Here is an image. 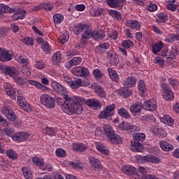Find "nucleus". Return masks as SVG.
<instances>
[{
	"mask_svg": "<svg viewBox=\"0 0 179 179\" xmlns=\"http://www.w3.org/2000/svg\"><path fill=\"white\" fill-rule=\"evenodd\" d=\"M85 27H86V26L83 24H77L73 28V31L74 34H80V33L85 30Z\"/></svg>",
	"mask_w": 179,
	"mask_h": 179,
	"instance_id": "ea45409f",
	"label": "nucleus"
},
{
	"mask_svg": "<svg viewBox=\"0 0 179 179\" xmlns=\"http://www.w3.org/2000/svg\"><path fill=\"white\" fill-rule=\"evenodd\" d=\"M103 131L108 142L113 143V145H119L122 143L121 137H120L118 134L114 133V129L110 124H104Z\"/></svg>",
	"mask_w": 179,
	"mask_h": 179,
	"instance_id": "f03ea898",
	"label": "nucleus"
},
{
	"mask_svg": "<svg viewBox=\"0 0 179 179\" xmlns=\"http://www.w3.org/2000/svg\"><path fill=\"white\" fill-rule=\"evenodd\" d=\"M157 17L156 20L158 23H164L169 20V17L165 13H159L157 14Z\"/></svg>",
	"mask_w": 179,
	"mask_h": 179,
	"instance_id": "c9c22d12",
	"label": "nucleus"
},
{
	"mask_svg": "<svg viewBox=\"0 0 179 179\" xmlns=\"http://www.w3.org/2000/svg\"><path fill=\"white\" fill-rule=\"evenodd\" d=\"M93 75L96 80H100V79L103 78V73H101V71L99 69L93 70Z\"/></svg>",
	"mask_w": 179,
	"mask_h": 179,
	"instance_id": "13d9d810",
	"label": "nucleus"
},
{
	"mask_svg": "<svg viewBox=\"0 0 179 179\" xmlns=\"http://www.w3.org/2000/svg\"><path fill=\"white\" fill-rule=\"evenodd\" d=\"M81 63L82 58L79 57H76L70 61V66H75V65H80Z\"/></svg>",
	"mask_w": 179,
	"mask_h": 179,
	"instance_id": "864d4df0",
	"label": "nucleus"
},
{
	"mask_svg": "<svg viewBox=\"0 0 179 179\" xmlns=\"http://www.w3.org/2000/svg\"><path fill=\"white\" fill-rule=\"evenodd\" d=\"M138 173L142 175L143 179H159L156 176H153L152 175H146L148 173V171L143 166H140L138 169Z\"/></svg>",
	"mask_w": 179,
	"mask_h": 179,
	"instance_id": "bb28decb",
	"label": "nucleus"
},
{
	"mask_svg": "<svg viewBox=\"0 0 179 179\" xmlns=\"http://www.w3.org/2000/svg\"><path fill=\"white\" fill-rule=\"evenodd\" d=\"M119 128H120V129L122 131H130V132H139V131H141V127L134 126L125 122H122L121 124H120Z\"/></svg>",
	"mask_w": 179,
	"mask_h": 179,
	"instance_id": "9b49d317",
	"label": "nucleus"
},
{
	"mask_svg": "<svg viewBox=\"0 0 179 179\" xmlns=\"http://www.w3.org/2000/svg\"><path fill=\"white\" fill-rule=\"evenodd\" d=\"M138 92L141 94V97L145 96L146 93V85L145 84V81L141 80L138 85Z\"/></svg>",
	"mask_w": 179,
	"mask_h": 179,
	"instance_id": "7c9ffc66",
	"label": "nucleus"
},
{
	"mask_svg": "<svg viewBox=\"0 0 179 179\" xmlns=\"http://www.w3.org/2000/svg\"><path fill=\"white\" fill-rule=\"evenodd\" d=\"M0 69L3 73L8 75L10 78H13V79L16 75H19V71L13 66H2L0 67Z\"/></svg>",
	"mask_w": 179,
	"mask_h": 179,
	"instance_id": "6e6552de",
	"label": "nucleus"
},
{
	"mask_svg": "<svg viewBox=\"0 0 179 179\" xmlns=\"http://www.w3.org/2000/svg\"><path fill=\"white\" fill-rule=\"evenodd\" d=\"M34 66L37 69H44V68H45V63H44L42 60H40L36 62Z\"/></svg>",
	"mask_w": 179,
	"mask_h": 179,
	"instance_id": "774afa93",
	"label": "nucleus"
},
{
	"mask_svg": "<svg viewBox=\"0 0 179 179\" xmlns=\"http://www.w3.org/2000/svg\"><path fill=\"white\" fill-rule=\"evenodd\" d=\"M70 166L71 167H73L74 169H77V170H80L82 167H83V164L79 162H71L69 163Z\"/></svg>",
	"mask_w": 179,
	"mask_h": 179,
	"instance_id": "69168bd1",
	"label": "nucleus"
},
{
	"mask_svg": "<svg viewBox=\"0 0 179 179\" xmlns=\"http://www.w3.org/2000/svg\"><path fill=\"white\" fill-rule=\"evenodd\" d=\"M44 134L49 136H54L55 135V130L51 127H46L43 129Z\"/></svg>",
	"mask_w": 179,
	"mask_h": 179,
	"instance_id": "0e129e2a",
	"label": "nucleus"
},
{
	"mask_svg": "<svg viewBox=\"0 0 179 179\" xmlns=\"http://www.w3.org/2000/svg\"><path fill=\"white\" fill-rule=\"evenodd\" d=\"M159 146L164 152H170L174 150V146L166 141H159Z\"/></svg>",
	"mask_w": 179,
	"mask_h": 179,
	"instance_id": "a878e982",
	"label": "nucleus"
},
{
	"mask_svg": "<svg viewBox=\"0 0 179 179\" xmlns=\"http://www.w3.org/2000/svg\"><path fill=\"white\" fill-rule=\"evenodd\" d=\"M133 138L138 142H143V140L146 138V135L145 134H134Z\"/></svg>",
	"mask_w": 179,
	"mask_h": 179,
	"instance_id": "6e6d98bb",
	"label": "nucleus"
},
{
	"mask_svg": "<svg viewBox=\"0 0 179 179\" xmlns=\"http://www.w3.org/2000/svg\"><path fill=\"white\" fill-rule=\"evenodd\" d=\"M166 52H168L169 58H174V57H176V54H178L176 46L172 47L171 49H169Z\"/></svg>",
	"mask_w": 179,
	"mask_h": 179,
	"instance_id": "4d7b16f0",
	"label": "nucleus"
},
{
	"mask_svg": "<svg viewBox=\"0 0 179 179\" xmlns=\"http://www.w3.org/2000/svg\"><path fill=\"white\" fill-rule=\"evenodd\" d=\"M15 8H10L8 5L0 3V13H13Z\"/></svg>",
	"mask_w": 179,
	"mask_h": 179,
	"instance_id": "473e14b6",
	"label": "nucleus"
},
{
	"mask_svg": "<svg viewBox=\"0 0 179 179\" xmlns=\"http://www.w3.org/2000/svg\"><path fill=\"white\" fill-rule=\"evenodd\" d=\"M141 121H143V122H156V118L152 114L144 115L141 117Z\"/></svg>",
	"mask_w": 179,
	"mask_h": 179,
	"instance_id": "a19ab883",
	"label": "nucleus"
},
{
	"mask_svg": "<svg viewBox=\"0 0 179 179\" xmlns=\"http://www.w3.org/2000/svg\"><path fill=\"white\" fill-rule=\"evenodd\" d=\"M131 148L134 150V152H139L138 148H141V143L138 141H132L131 142Z\"/></svg>",
	"mask_w": 179,
	"mask_h": 179,
	"instance_id": "bf43d9fd",
	"label": "nucleus"
},
{
	"mask_svg": "<svg viewBox=\"0 0 179 179\" xmlns=\"http://www.w3.org/2000/svg\"><path fill=\"white\" fill-rule=\"evenodd\" d=\"M90 164L91 166V169L94 171H100L101 169H103V165H101V162L94 157H91L89 158Z\"/></svg>",
	"mask_w": 179,
	"mask_h": 179,
	"instance_id": "2eb2a0df",
	"label": "nucleus"
},
{
	"mask_svg": "<svg viewBox=\"0 0 179 179\" xmlns=\"http://www.w3.org/2000/svg\"><path fill=\"white\" fill-rule=\"evenodd\" d=\"M108 72L110 78L113 82H120V76H118V73H117V71L114 70L112 68L108 69Z\"/></svg>",
	"mask_w": 179,
	"mask_h": 179,
	"instance_id": "cd10ccee",
	"label": "nucleus"
},
{
	"mask_svg": "<svg viewBox=\"0 0 179 179\" xmlns=\"http://www.w3.org/2000/svg\"><path fill=\"white\" fill-rule=\"evenodd\" d=\"M52 87L55 91L63 96L64 103L62 106V110L68 115H73V114H82L83 113V106L82 104L85 103V99L80 96H69L68 91L59 83L52 81Z\"/></svg>",
	"mask_w": 179,
	"mask_h": 179,
	"instance_id": "f257e3e1",
	"label": "nucleus"
},
{
	"mask_svg": "<svg viewBox=\"0 0 179 179\" xmlns=\"http://www.w3.org/2000/svg\"><path fill=\"white\" fill-rule=\"evenodd\" d=\"M15 53L12 50H8L3 48H0V61L1 62H8L13 59Z\"/></svg>",
	"mask_w": 179,
	"mask_h": 179,
	"instance_id": "39448f33",
	"label": "nucleus"
},
{
	"mask_svg": "<svg viewBox=\"0 0 179 179\" xmlns=\"http://www.w3.org/2000/svg\"><path fill=\"white\" fill-rule=\"evenodd\" d=\"M107 54L109 59V64H110V65H117L119 62L118 55H117V53L113 50H109Z\"/></svg>",
	"mask_w": 179,
	"mask_h": 179,
	"instance_id": "4be33fe9",
	"label": "nucleus"
},
{
	"mask_svg": "<svg viewBox=\"0 0 179 179\" xmlns=\"http://www.w3.org/2000/svg\"><path fill=\"white\" fill-rule=\"evenodd\" d=\"M115 104L113 103L110 105H108L106 108L100 113L99 117L100 118H108L109 117H112L114 115L115 110Z\"/></svg>",
	"mask_w": 179,
	"mask_h": 179,
	"instance_id": "423d86ee",
	"label": "nucleus"
},
{
	"mask_svg": "<svg viewBox=\"0 0 179 179\" xmlns=\"http://www.w3.org/2000/svg\"><path fill=\"white\" fill-rule=\"evenodd\" d=\"M29 136L30 134L27 132H18L13 135L12 139L16 142H24L29 139Z\"/></svg>",
	"mask_w": 179,
	"mask_h": 179,
	"instance_id": "4468645a",
	"label": "nucleus"
},
{
	"mask_svg": "<svg viewBox=\"0 0 179 179\" xmlns=\"http://www.w3.org/2000/svg\"><path fill=\"white\" fill-rule=\"evenodd\" d=\"M62 59L61 53L59 52H57L53 54L52 57V62L53 64H57V62H60Z\"/></svg>",
	"mask_w": 179,
	"mask_h": 179,
	"instance_id": "5fc2aeb1",
	"label": "nucleus"
},
{
	"mask_svg": "<svg viewBox=\"0 0 179 179\" xmlns=\"http://www.w3.org/2000/svg\"><path fill=\"white\" fill-rule=\"evenodd\" d=\"M146 9L148 12H156V10H157V5L154 3H150Z\"/></svg>",
	"mask_w": 179,
	"mask_h": 179,
	"instance_id": "338daca9",
	"label": "nucleus"
},
{
	"mask_svg": "<svg viewBox=\"0 0 179 179\" xmlns=\"http://www.w3.org/2000/svg\"><path fill=\"white\" fill-rule=\"evenodd\" d=\"M1 113L9 120V121H12L13 122L16 120V114L11 109L8 108L4 107L1 109Z\"/></svg>",
	"mask_w": 179,
	"mask_h": 179,
	"instance_id": "a211bd4d",
	"label": "nucleus"
},
{
	"mask_svg": "<svg viewBox=\"0 0 179 179\" xmlns=\"http://www.w3.org/2000/svg\"><path fill=\"white\" fill-rule=\"evenodd\" d=\"M143 107L147 111H155L157 108V102L155 99H150L144 103Z\"/></svg>",
	"mask_w": 179,
	"mask_h": 179,
	"instance_id": "412c9836",
	"label": "nucleus"
},
{
	"mask_svg": "<svg viewBox=\"0 0 179 179\" xmlns=\"http://www.w3.org/2000/svg\"><path fill=\"white\" fill-rule=\"evenodd\" d=\"M1 113L9 120V121H12L13 122L16 120V114L11 109L8 108L4 107L1 109Z\"/></svg>",
	"mask_w": 179,
	"mask_h": 179,
	"instance_id": "6ab92c4d",
	"label": "nucleus"
},
{
	"mask_svg": "<svg viewBox=\"0 0 179 179\" xmlns=\"http://www.w3.org/2000/svg\"><path fill=\"white\" fill-rule=\"evenodd\" d=\"M122 46L123 48H119L120 51H121V52L124 55L127 56L128 54V52L127 51V50H129V48L134 47V42L132 41L128 40V39L122 41Z\"/></svg>",
	"mask_w": 179,
	"mask_h": 179,
	"instance_id": "f3484780",
	"label": "nucleus"
},
{
	"mask_svg": "<svg viewBox=\"0 0 179 179\" xmlns=\"http://www.w3.org/2000/svg\"><path fill=\"white\" fill-rule=\"evenodd\" d=\"M106 2L110 8H119V9H121L124 6L122 0H107Z\"/></svg>",
	"mask_w": 179,
	"mask_h": 179,
	"instance_id": "393cba45",
	"label": "nucleus"
},
{
	"mask_svg": "<svg viewBox=\"0 0 179 179\" xmlns=\"http://www.w3.org/2000/svg\"><path fill=\"white\" fill-rule=\"evenodd\" d=\"M141 110H142V103L141 102L134 103L130 108L131 113L135 114L141 113Z\"/></svg>",
	"mask_w": 179,
	"mask_h": 179,
	"instance_id": "e433bc0d",
	"label": "nucleus"
},
{
	"mask_svg": "<svg viewBox=\"0 0 179 179\" xmlns=\"http://www.w3.org/2000/svg\"><path fill=\"white\" fill-rule=\"evenodd\" d=\"M68 40H69V34L68 32H65L59 37V43H60V44H65Z\"/></svg>",
	"mask_w": 179,
	"mask_h": 179,
	"instance_id": "603ef678",
	"label": "nucleus"
},
{
	"mask_svg": "<svg viewBox=\"0 0 179 179\" xmlns=\"http://www.w3.org/2000/svg\"><path fill=\"white\" fill-rule=\"evenodd\" d=\"M108 15L112 16L114 19H117V20H121V19H122L121 13L117 10H110L108 11Z\"/></svg>",
	"mask_w": 179,
	"mask_h": 179,
	"instance_id": "c03bdc74",
	"label": "nucleus"
},
{
	"mask_svg": "<svg viewBox=\"0 0 179 179\" xmlns=\"http://www.w3.org/2000/svg\"><path fill=\"white\" fill-rule=\"evenodd\" d=\"M104 9L103 8H97L96 10H92L90 11L91 16H101L104 13Z\"/></svg>",
	"mask_w": 179,
	"mask_h": 179,
	"instance_id": "3c124183",
	"label": "nucleus"
},
{
	"mask_svg": "<svg viewBox=\"0 0 179 179\" xmlns=\"http://www.w3.org/2000/svg\"><path fill=\"white\" fill-rule=\"evenodd\" d=\"M32 163H34L35 166H38V167H41V168H42L43 166H44V160L37 157H34L32 158Z\"/></svg>",
	"mask_w": 179,
	"mask_h": 179,
	"instance_id": "de8ad7c7",
	"label": "nucleus"
},
{
	"mask_svg": "<svg viewBox=\"0 0 179 179\" xmlns=\"http://www.w3.org/2000/svg\"><path fill=\"white\" fill-rule=\"evenodd\" d=\"M53 20L55 24H59L64 21V15L62 14H55L53 15Z\"/></svg>",
	"mask_w": 179,
	"mask_h": 179,
	"instance_id": "09e8293b",
	"label": "nucleus"
},
{
	"mask_svg": "<svg viewBox=\"0 0 179 179\" xmlns=\"http://www.w3.org/2000/svg\"><path fill=\"white\" fill-rule=\"evenodd\" d=\"M13 80L17 85H20V86H23L26 83L25 80L23 78V77L16 75L13 78Z\"/></svg>",
	"mask_w": 179,
	"mask_h": 179,
	"instance_id": "49530a36",
	"label": "nucleus"
},
{
	"mask_svg": "<svg viewBox=\"0 0 179 179\" xmlns=\"http://www.w3.org/2000/svg\"><path fill=\"white\" fill-rule=\"evenodd\" d=\"M179 40V34H169L166 38L165 41L166 43H174V41H177Z\"/></svg>",
	"mask_w": 179,
	"mask_h": 179,
	"instance_id": "72a5a7b5",
	"label": "nucleus"
},
{
	"mask_svg": "<svg viewBox=\"0 0 179 179\" xmlns=\"http://www.w3.org/2000/svg\"><path fill=\"white\" fill-rule=\"evenodd\" d=\"M177 5L178 4L176 3V0L169 1H168L166 8L169 9V10L176 12V10H177Z\"/></svg>",
	"mask_w": 179,
	"mask_h": 179,
	"instance_id": "37998d69",
	"label": "nucleus"
},
{
	"mask_svg": "<svg viewBox=\"0 0 179 179\" xmlns=\"http://www.w3.org/2000/svg\"><path fill=\"white\" fill-rule=\"evenodd\" d=\"M136 85V78L134 76L128 77L124 81V86L126 87H134Z\"/></svg>",
	"mask_w": 179,
	"mask_h": 179,
	"instance_id": "c756f323",
	"label": "nucleus"
},
{
	"mask_svg": "<svg viewBox=\"0 0 179 179\" xmlns=\"http://www.w3.org/2000/svg\"><path fill=\"white\" fill-rule=\"evenodd\" d=\"M6 155L9 159H13V160H16L17 159V154L13 150H8L6 151Z\"/></svg>",
	"mask_w": 179,
	"mask_h": 179,
	"instance_id": "052dcab7",
	"label": "nucleus"
},
{
	"mask_svg": "<svg viewBox=\"0 0 179 179\" xmlns=\"http://www.w3.org/2000/svg\"><path fill=\"white\" fill-rule=\"evenodd\" d=\"M164 46V43L162 41H159L156 43H154L152 46V52L154 54H157V52H160L163 47Z\"/></svg>",
	"mask_w": 179,
	"mask_h": 179,
	"instance_id": "f704fd0d",
	"label": "nucleus"
},
{
	"mask_svg": "<svg viewBox=\"0 0 179 179\" xmlns=\"http://www.w3.org/2000/svg\"><path fill=\"white\" fill-rule=\"evenodd\" d=\"M125 26L130 27L133 30H141V23L137 20H129L126 21Z\"/></svg>",
	"mask_w": 179,
	"mask_h": 179,
	"instance_id": "5701e85b",
	"label": "nucleus"
},
{
	"mask_svg": "<svg viewBox=\"0 0 179 179\" xmlns=\"http://www.w3.org/2000/svg\"><path fill=\"white\" fill-rule=\"evenodd\" d=\"M22 43L26 45H34V40L31 37H25L22 39Z\"/></svg>",
	"mask_w": 179,
	"mask_h": 179,
	"instance_id": "680f3d73",
	"label": "nucleus"
},
{
	"mask_svg": "<svg viewBox=\"0 0 179 179\" xmlns=\"http://www.w3.org/2000/svg\"><path fill=\"white\" fill-rule=\"evenodd\" d=\"M22 175L26 179H33V172L29 166H23L22 169Z\"/></svg>",
	"mask_w": 179,
	"mask_h": 179,
	"instance_id": "c85d7f7f",
	"label": "nucleus"
},
{
	"mask_svg": "<svg viewBox=\"0 0 179 179\" xmlns=\"http://www.w3.org/2000/svg\"><path fill=\"white\" fill-rule=\"evenodd\" d=\"M92 37L95 38V40H99L104 38L106 35L99 32H92V29H86L81 34V44H83V45L87 44V40H89V38H92Z\"/></svg>",
	"mask_w": 179,
	"mask_h": 179,
	"instance_id": "7ed1b4c3",
	"label": "nucleus"
},
{
	"mask_svg": "<svg viewBox=\"0 0 179 179\" xmlns=\"http://www.w3.org/2000/svg\"><path fill=\"white\" fill-rule=\"evenodd\" d=\"M16 96H17V103L20 107H21V106H23L24 103H26V101H24V98H23V94H22L21 91H17L16 93Z\"/></svg>",
	"mask_w": 179,
	"mask_h": 179,
	"instance_id": "a18cd8bd",
	"label": "nucleus"
},
{
	"mask_svg": "<svg viewBox=\"0 0 179 179\" xmlns=\"http://www.w3.org/2000/svg\"><path fill=\"white\" fill-rule=\"evenodd\" d=\"M72 73L76 76H83V78H87L90 75L89 69L85 66H77L74 68Z\"/></svg>",
	"mask_w": 179,
	"mask_h": 179,
	"instance_id": "0eeeda50",
	"label": "nucleus"
},
{
	"mask_svg": "<svg viewBox=\"0 0 179 179\" xmlns=\"http://www.w3.org/2000/svg\"><path fill=\"white\" fill-rule=\"evenodd\" d=\"M162 122L164 124H166V125H169V127H173L174 124V120L171 118V117L165 115L164 117L161 119Z\"/></svg>",
	"mask_w": 179,
	"mask_h": 179,
	"instance_id": "58836bf2",
	"label": "nucleus"
},
{
	"mask_svg": "<svg viewBox=\"0 0 179 179\" xmlns=\"http://www.w3.org/2000/svg\"><path fill=\"white\" fill-rule=\"evenodd\" d=\"M55 153L57 157H65L66 156V151L62 148H57Z\"/></svg>",
	"mask_w": 179,
	"mask_h": 179,
	"instance_id": "e2e57ef3",
	"label": "nucleus"
},
{
	"mask_svg": "<svg viewBox=\"0 0 179 179\" xmlns=\"http://www.w3.org/2000/svg\"><path fill=\"white\" fill-rule=\"evenodd\" d=\"M40 101L43 106L48 108H54L55 107V100L50 94H43L41 95Z\"/></svg>",
	"mask_w": 179,
	"mask_h": 179,
	"instance_id": "20e7f679",
	"label": "nucleus"
},
{
	"mask_svg": "<svg viewBox=\"0 0 179 179\" xmlns=\"http://www.w3.org/2000/svg\"><path fill=\"white\" fill-rule=\"evenodd\" d=\"M25 15H26L25 10H18L13 15L12 19H13V20H19L24 19Z\"/></svg>",
	"mask_w": 179,
	"mask_h": 179,
	"instance_id": "4c0bfd02",
	"label": "nucleus"
},
{
	"mask_svg": "<svg viewBox=\"0 0 179 179\" xmlns=\"http://www.w3.org/2000/svg\"><path fill=\"white\" fill-rule=\"evenodd\" d=\"M1 113L9 120V121H12L13 122L16 120V114L11 109L8 108L4 107L1 109Z\"/></svg>",
	"mask_w": 179,
	"mask_h": 179,
	"instance_id": "aec40b11",
	"label": "nucleus"
},
{
	"mask_svg": "<svg viewBox=\"0 0 179 179\" xmlns=\"http://www.w3.org/2000/svg\"><path fill=\"white\" fill-rule=\"evenodd\" d=\"M3 87L8 96H9L10 99H13V100H16V93L17 92H19V90L14 89L12 85L9 83H5Z\"/></svg>",
	"mask_w": 179,
	"mask_h": 179,
	"instance_id": "1a4fd4ad",
	"label": "nucleus"
},
{
	"mask_svg": "<svg viewBox=\"0 0 179 179\" xmlns=\"http://www.w3.org/2000/svg\"><path fill=\"white\" fill-rule=\"evenodd\" d=\"M117 113L123 118H131V114L125 108H121L117 110Z\"/></svg>",
	"mask_w": 179,
	"mask_h": 179,
	"instance_id": "79ce46f5",
	"label": "nucleus"
},
{
	"mask_svg": "<svg viewBox=\"0 0 179 179\" xmlns=\"http://www.w3.org/2000/svg\"><path fill=\"white\" fill-rule=\"evenodd\" d=\"M122 171L124 174H127V176H137L138 171H136V168L131 165H124L122 166Z\"/></svg>",
	"mask_w": 179,
	"mask_h": 179,
	"instance_id": "dca6fc26",
	"label": "nucleus"
},
{
	"mask_svg": "<svg viewBox=\"0 0 179 179\" xmlns=\"http://www.w3.org/2000/svg\"><path fill=\"white\" fill-rule=\"evenodd\" d=\"M143 162H148V163H159L160 159L153 155H147L142 157Z\"/></svg>",
	"mask_w": 179,
	"mask_h": 179,
	"instance_id": "2f4dec72",
	"label": "nucleus"
},
{
	"mask_svg": "<svg viewBox=\"0 0 179 179\" xmlns=\"http://www.w3.org/2000/svg\"><path fill=\"white\" fill-rule=\"evenodd\" d=\"M162 96L164 100L166 101H170L171 100H174V93L171 91V90L167 87L166 84L162 85Z\"/></svg>",
	"mask_w": 179,
	"mask_h": 179,
	"instance_id": "9d476101",
	"label": "nucleus"
},
{
	"mask_svg": "<svg viewBox=\"0 0 179 179\" xmlns=\"http://www.w3.org/2000/svg\"><path fill=\"white\" fill-rule=\"evenodd\" d=\"M73 150L78 153H83L87 150V146L82 143H76L73 144Z\"/></svg>",
	"mask_w": 179,
	"mask_h": 179,
	"instance_id": "b1692460",
	"label": "nucleus"
},
{
	"mask_svg": "<svg viewBox=\"0 0 179 179\" xmlns=\"http://www.w3.org/2000/svg\"><path fill=\"white\" fill-rule=\"evenodd\" d=\"M85 103L87 104V106H88V107L92 108V110H100V108H101V103L98 99H88L87 101L84 99V103H82V106H83Z\"/></svg>",
	"mask_w": 179,
	"mask_h": 179,
	"instance_id": "f8f14e48",
	"label": "nucleus"
},
{
	"mask_svg": "<svg viewBox=\"0 0 179 179\" xmlns=\"http://www.w3.org/2000/svg\"><path fill=\"white\" fill-rule=\"evenodd\" d=\"M96 149L99 152L102 153V155H106V156H108V155H110V151H108V150H107L106 147H104L101 144H98L96 145Z\"/></svg>",
	"mask_w": 179,
	"mask_h": 179,
	"instance_id": "8fccbe9b",
	"label": "nucleus"
},
{
	"mask_svg": "<svg viewBox=\"0 0 179 179\" xmlns=\"http://www.w3.org/2000/svg\"><path fill=\"white\" fill-rule=\"evenodd\" d=\"M91 87L94 91V93L99 96V97L106 99L107 94L106 93V91H104L101 85H99V84L94 83L91 85Z\"/></svg>",
	"mask_w": 179,
	"mask_h": 179,
	"instance_id": "ddd939ff",
	"label": "nucleus"
}]
</instances>
